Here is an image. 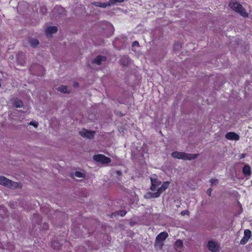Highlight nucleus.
<instances>
[{
  "label": "nucleus",
  "mask_w": 252,
  "mask_h": 252,
  "mask_svg": "<svg viewBox=\"0 0 252 252\" xmlns=\"http://www.w3.org/2000/svg\"><path fill=\"white\" fill-rule=\"evenodd\" d=\"M199 154H188L184 152L178 151L173 152L171 153V156L175 158L183 160H192L196 158Z\"/></svg>",
  "instance_id": "1"
},
{
  "label": "nucleus",
  "mask_w": 252,
  "mask_h": 252,
  "mask_svg": "<svg viewBox=\"0 0 252 252\" xmlns=\"http://www.w3.org/2000/svg\"><path fill=\"white\" fill-rule=\"evenodd\" d=\"M229 6L236 12L239 13L244 17H248V14L242 5L237 1H231L229 3Z\"/></svg>",
  "instance_id": "2"
},
{
  "label": "nucleus",
  "mask_w": 252,
  "mask_h": 252,
  "mask_svg": "<svg viewBox=\"0 0 252 252\" xmlns=\"http://www.w3.org/2000/svg\"><path fill=\"white\" fill-rule=\"evenodd\" d=\"M0 185L11 188L20 189L22 187L21 183L13 182L4 176H0Z\"/></svg>",
  "instance_id": "3"
},
{
  "label": "nucleus",
  "mask_w": 252,
  "mask_h": 252,
  "mask_svg": "<svg viewBox=\"0 0 252 252\" xmlns=\"http://www.w3.org/2000/svg\"><path fill=\"white\" fill-rule=\"evenodd\" d=\"M170 182L169 181L163 182L161 187L157 189V192L150 193L151 197L152 198H158L159 197L161 194L168 188Z\"/></svg>",
  "instance_id": "4"
},
{
  "label": "nucleus",
  "mask_w": 252,
  "mask_h": 252,
  "mask_svg": "<svg viewBox=\"0 0 252 252\" xmlns=\"http://www.w3.org/2000/svg\"><path fill=\"white\" fill-rule=\"evenodd\" d=\"M168 236V234L166 232L163 231L158 234L156 238L155 246H158L160 249L163 247L162 242L165 240Z\"/></svg>",
  "instance_id": "5"
},
{
  "label": "nucleus",
  "mask_w": 252,
  "mask_h": 252,
  "mask_svg": "<svg viewBox=\"0 0 252 252\" xmlns=\"http://www.w3.org/2000/svg\"><path fill=\"white\" fill-rule=\"evenodd\" d=\"M93 159L96 162L103 164H108L111 162L110 158L106 157L102 154L95 155L93 156Z\"/></svg>",
  "instance_id": "6"
},
{
  "label": "nucleus",
  "mask_w": 252,
  "mask_h": 252,
  "mask_svg": "<svg viewBox=\"0 0 252 252\" xmlns=\"http://www.w3.org/2000/svg\"><path fill=\"white\" fill-rule=\"evenodd\" d=\"M252 236V232L249 229H246L244 231V235L240 242V244L242 245H245L249 241Z\"/></svg>",
  "instance_id": "7"
},
{
  "label": "nucleus",
  "mask_w": 252,
  "mask_h": 252,
  "mask_svg": "<svg viewBox=\"0 0 252 252\" xmlns=\"http://www.w3.org/2000/svg\"><path fill=\"white\" fill-rule=\"evenodd\" d=\"M150 180L151 183L150 189L152 191H155L157 189V188L161 184V182L157 178H154L153 177H151Z\"/></svg>",
  "instance_id": "8"
},
{
  "label": "nucleus",
  "mask_w": 252,
  "mask_h": 252,
  "mask_svg": "<svg viewBox=\"0 0 252 252\" xmlns=\"http://www.w3.org/2000/svg\"><path fill=\"white\" fill-rule=\"evenodd\" d=\"M79 133L84 137L91 139L94 137V132L83 129L82 131L79 132Z\"/></svg>",
  "instance_id": "9"
},
{
  "label": "nucleus",
  "mask_w": 252,
  "mask_h": 252,
  "mask_svg": "<svg viewBox=\"0 0 252 252\" xmlns=\"http://www.w3.org/2000/svg\"><path fill=\"white\" fill-rule=\"evenodd\" d=\"M225 138L228 140H239L240 136L234 132H228L225 135Z\"/></svg>",
  "instance_id": "10"
},
{
  "label": "nucleus",
  "mask_w": 252,
  "mask_h": 252,
  "mask_svg": "<svg viewBox=\"0 0 252 252\" xmlns=\"http://www.w3.org/2000/svg\"><path fill=\"white\" fill-rule=\"evenodd\" d=\"M207 247L209 250L212 252H218L219 250L216 243L210 241L208 243Z\"/></svg>",
  "instance_id": "11"
},
{
  "label": "nucleus",
  "mask_w": 252,
  "mask_h": 252,
  "mask_svg": "<svg viewBox=\"0 0 252 252\" xmlns=\"http://www.w3.org/2000/svg\"><path fill=\"white\" fill-rule=\"evenodd\" d=\"M16 59L19 64L24 65L26 63L25 55L23 52L19 53L16 56Z\"/></svg>",
  "instance_id": "12"
},
{
  "label": "nucleus",
  "mask_w": 252,
  "mask_h": 252,
  "mask_svg": "<svg viewBox=\"0 0 252 252\" xmlns=\"http://www.w3.org/2000/svg\"><path fill=\"white\" fill-rule=\"evenodd\" d=\"M46 34L48 35L49 34H51L53 33H55L58 31V28L56 26H50L47 27L45 30Z\"/></svg>",
  "instance_id": "13"
},
{
  "label": "nucleus",
  "mask_w": 252,
  "mask_h": 252,
  "mask_svg": "<svg viewBox=\"0 0 252 252\" xmlns=\"http://www.w3.org/2000/svg\"><path fill=\"white\" fill-rule=\"evenodd\" d=\"M106 60V58L101 55L97 56L94 59V63L97 65H100L102 62H104Z\"/></svg>",
  "instance_id": "14"
},
{
  "label": "nucleus",
  "mask_w": 252,
  "mask_h": 252,
  "mask_svg": "<svg viewBox=\"0 0 252 252\" xmlns=\"http://www.w3.org/2000/svg\"><path fill=\"white\" fill-rule=\"evenodd\" d=\"M92 4L95 6L102 7V8H105L108 6H110V3H109V1H108L107 3H103V2H98V1L93 2L92 3Z\"/></svg>",
  "instance_id": "15"
},
{
  "label": "nucleus",
  "mask_w": 252,
  "mask_h": 252,
  "mask_svg": "<svg viewBox=\"0 0 252 252\" xmlns=\"http://www.w3.org/2000/svg\"><path fill=\"white\" fill-rule=\"evenodd\" d=\"M242 171L245 175H250L251 174V169L248 164L245 165L242 169Z\"/></svg>",
  "instance_id": "16"
},
{
  "label": "nucleus",
  "mask_w": 252,
  "mask_h": 252,
  "mask_svg": "<svg viewBox=\"0 0 252 252\" xmlns=\"http://www.w3.org/2000/svg\"><path fill=\"white\" fill-rule=\"evenodd\" d=\"M51 247L55 250H59L62 248V245L57 241H52L51 242Z\"/></svg>",
  "instance_id": "17"
},
{
  "label": "nucleus",
  "mask_w": 252,
  "mask_h": 252,
  "mask_svg": "<svg viewBox=\"0 0 252 252\" xmlns=\"http://www.w3.org/2000/svg\"><path fill=\"white\" fill-rule=\"evenodd\" d=\"M13 105L16 108H22L23 106V101L16 98L13 101Z\"/></svg>",
  "instance_id": "18"
},
{
  "label": "nucleus",
  "mask_w": 252,
  "mask_h": 252,
  "mask_svg": "<svg viewBox=\"0 0 252 252\" xmlns=\"http://www.w3.org/2000/svg\"><path fill=\"white\" fill-rule=\"evenodd\" d=\"M58 90L62 93H69V91L67 90L66 86H61L58 88Z\"/></svg>",
  "instance_id": "19"
},
{
  "label": "nucleus",
  "mask_w": 252,
  "mask_h": 252,
  "mask_svg": "<svg viewBox=\"0 0 252 252\" xmlns=\"http://www.w3.org/2000/svg\"><path fill=\"white\" fill-rule=\"evenodd\" d=\"M30 43L32 47H35L39 44V41L36 39L32 38L30 40Z\"/></svg>",
  "instance_id": "20"
},
{
  "label": "nucleus",
  "mask_w": 252,
  "mask_h": 252,
  "mask_svg": "<svg viewBox=\"0 0 252 252\" xmlns=\"http://www.w3.org/2000/svg\"><path fill=\"white\" fill-rule=\"evenodd\" d=\"M182 48V44L179 42L175 43L173 46L174 50H179Z\"/></svg>",
  "instance_id": "21"
},
{
  "label": "nucleus",
  "mask_w": 252,
  "mask_h": 252,
  "mask_svg": "<svg viewBox=\"0 0 252 252\" xmlns=\"http://www.w3.org/2000/svg\"><path fill=\"white\" fill-rule=\"evenodd\" d=\"M116 213L117 214V215H119L121 217H124L126 215V211L125 210H121L119 211L116 212Z\"/></svg>",
  "instance_id": "22"
},
{
  "label": "nucleus",
  "mask_w": 252,
  "mask_h": 252,
  "mask_svg": "<svg viewBox=\"0 0 252 252\" xmlns=\"http://www.w3.org/2000/svg\"><path fill=\"white\" fill-rule=\"evenodd\" d=\"M124 0H109V3H110V5L112 4H114L117 2L121 3L123 2Z\"/></svg>",
  "instance_id": "23"
},
{
  "label": "nucleus",
  "mask_w": 252,
  "mask_h": 252,
  "mask_svg": "<svg viewBox=\"0 0 252 252\" xmlns=\"http://www.w3.org/2000/svg\"><path fill=\"white\" fill-rule=\"evenodd\" d=\"M175 244L177 247L179 248H181L183 247V242L182 240L180 239H178L176 241Z\"/></svg>",
  "instance_id": "24"
},
{
  "label": "nucleus",
  "mask_w": 252,
  "mask_h": 252,
  "mask_svg": "<svg viewBox=\"0 0 252 252\" xmlns=\"http://www.w3.org/2000/svg\"><path fill=\"white\" fill-rule=\"evenodd\" d=\"M75 175L78 178H82L84 177V174L82 172L80 171H76L75 173Z\"/></svg>",
  "instance_id": "25"
},
{
  "label": "nucleus",
  "mask_w": 252,
  "mask_h": 252,
  "mask_svg": "<svg viewBox=\"0 0 252 252\" xmlns=\"http://www.w3.org/2000/svg\"><path fill=\"white\" fill-rule=\"evenodd\" d=\"M181 215L182 216H184L186 215H187L188 216H189V212L188 210H185L182 211L181 212Z\"/></svg>",
  "instance_id": "26"
},
{
  "label": "nucleus",
  "mask_w": 252,
  "mask_h": 252,
  "mask_svg": "<svg viewBox=\"0 0 252 252\" xmlns=\"http://www.w3.org/2000/svg\"><path fill=\"white\" fill-rule=\"evenodd\" d=\"M30 125L34 126L35 127H37L38 124L37 122L32 121L30 123Z\"/></svg>",
  "instance_id": "27"
},
{
  "label": "nucleus",
  "mask_w": 252,
  "mask_h": 252,
  "mask_svg": "<svg viewBox=\"0 0 252 252\" xmlns=\"http://www.w3.org/2000/svg\"><path fill=\"white\" fill-rule=\"evenodd\" d=\"M218 182V180L216 179H211L210 180V182L212 185L215 184Z\"/></svg>",
  "instance_id": "28"
},
{
  "label": "nucleus",
  "mask_w": 252,
  "mask_h": 252,
  "mask_svg": "<svg viewBox=\"0 0 252 252\" xmlns=\"http://www.w3.org/2000/svg\"><path fill=\"white\" fill-rule=\"evenodd\" d=\"M132 46L133 47V46H139V42H138L137 41H134L132 43Z\"/></svg>",
  "instance_id": "29"
},
{
  "label": "nucleus",
  "mask_w": 252,
  "mask_h": 252,
  "mask_svg": "<svg viewBox=\"0 0 252 252\" xmlns=\"http://www.w3.org/2000/svg\"><path fill=\"white\" fill-rule=\"evenodd\" d=\"M43 227L45 229H47L49 227V225L47 223H45L43 224Z\"/></svg>",
  "instance_id": "30"
},
{
  "label": "nucleus",
  "mask_w": 252,
  "mask_h": 252,
  "mask_svg": "<svg viewBox=\"0 0 252 252\" xmlns=\"http://www.w3.org/2000/svg\"><path fill=\"white\" fill-rule=\"evenodd\" d=\"M212 191V189H211V188H210V189H209L207 190V193H208L209 195H211V194Z\"/></svg>",
  "instance_id": "31"
},
{
  "label": "nucleus",
  "mask_w": 252,
  "mask_h": 252,
  "mask_svg": "<svg viewBox=\"0 0 252 252\" xmlns=\"http://www.w3.org/2000/svg\"><path fill=\"white\" fill-rule=\"evenodd\" d=\"M106 25L107 26H109L110 27H111L112 28V29H113V30L114 31V27L113 26H112V25H111L110 23H108V22H106Z\"/></svg>",
  "instance_id": "32"
},
{
  "label": "nucleus",
  "mask_w": 252,
  "mask_h": 252,
  "mask_svg": "<svg viewBox=\"0 0 252 252\" xmlns=\"http://www.w3.org/2000/svg\"><path fill=\"white\" fill-rule=\"evenodd\" d=\"M116 173L118 175H121L122 174V171L120 170L117 171Z\"/></svg>",
  "instance_id": "33"
},
{
  "label": "nucleus",
  "mask_w": 252,
  "mask_h": 252,
  "mask_svg": "<svg viewBox=\"0 0 252 252\" xmlns=\"http://www.w3.org/2000/svg\"><path fill=\"white\" fill-rule=\"evenodd\" d=\"M78 85V83H74V84H73V86L74 87H77Z\"/></svg>",
  "instance_id": "34"
},
{
  "label": "nucleus",
  "mask_w": 252,
  "mask_h": 252,
  "mask_svg": "<svg viewBox=\"0 0 252 252\" xmlns=\"http://www.w3.org/2000/svg\"><path fill=\"white\" fill-rule=\"evenodd\" d=\"M244 155L243 154H242L241 158H244Z\"/></svg>",
  "instance_id": "35"
},
{
  "label": "nucleus",
  "mask_w": 252,
  "mask_h": 252,
  "mask_svg": "<svg viewBox=\"0 0 252 252\" xmlns=\"http://www.w3.org/2000/svg\"><path fill=\"white\" fill-rule=\"evenodd\" d=\"M153 176H155V177H157V175L156 174H154Z\"/></svg>",
  "instance_id": "36"
}]
</instances>
